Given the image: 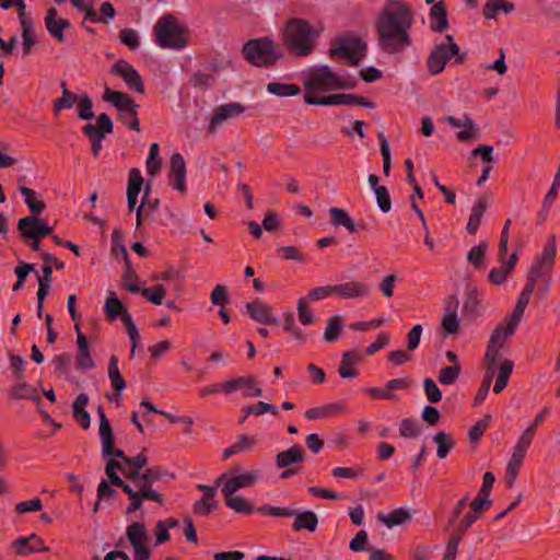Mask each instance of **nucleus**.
<instances>
[{"label": "nucleus", "mask_w": 560, "mask_h": 560, "mask_svg": "<svg viewBox=\"0 0 560 560\" xmlns=\"http://www.w3.org/2000/svg\"><path fill=\"white\" fill-rule=\"evenodd\" d=\"M415 22L411 7L402 0H387L375 20L382 51L396 55L411 46L410 28Z\"/></svg>", "instance_id": "1"}, {"label": "nucleus", "mask_w": 560, "mask_h": 560, "mask_svg": "<svg viewBox=\"0 0 560 560\" xmlns=\"http://www.w3.org/2000/svg\"><path fill=\"white\" fill-rule=\"evenodd\" d=\"M318 36L319 32L308 21L294 18L285 24L282 40L291 54L306 57L315 49Z\"/></svg>", "instance_id": "2"}, {"label": "nucleus", "mask_w": 560, "mask_h": 560, "mask_svg": "<svg viewBox=\"0 0 560 560\" xmlns=\"http://www.w3.org/2000/svg\"><path fill=\"white\" fill-rule=\"evenodd\" d=\"M242 56L254 67L269 68L284 57V51L269 36H262L248 39L242 47Z\"/></svg>", "instance_id": "3"}, {"label": "nucleus", "mask_w": 560, "mask_h": 560, "mask_svg": "<svg viewBox=\"0 0 560 560\" xmlns=\"http://www.w3.org/2000/svg\"><path fill=\"white\" fill-rule=\"evenodd\" d=\"M156 43L162 48L179 50L187 46V31L170 13L162 15L154 26Z\"/></svg>", "instance_id": "4"}, {"label": "nucleus", "mask_w": 560, "mask_h": 560, "mask_svg": "<svg viewBox=\"0 0 560 560\" xmlns=\"http://www.w3.org/2000/svg\"><path fill=\"white\" fill-rule=\"evenodd\" d=\"M103 100L113 104L119 112L118 119L129 129L140 131L138 117L139 104L129 95L120 91H113L105 85Z\"/></svg>", "instance_id": "5"}, {"label": "nucleus", "mask_w": 560, "mask_h": 560, "mask_svg": "<svg viewBox=\"0 0 560 560\" xmlns=\"http://www.w3.org/2000/svg\"><path fill=\"white\" fill-rule=\"evenodd\" d=\"M258 513L264 515L273 516V517H293L294 522L292 524V529L294 532H301L303 529L308 530L310 533H314L318 527V516L313 511H303L296 513L294 509L284 506H272V505H261L256 509Z\"/></svg>", "instance_id": "6"}, {"label": "nucleus", "mask_w": 560, "mask_h": 560, "mask_svg": "<svg viewBox=\"0 0 560 560\" xmlns=\"http://www.w3.org/2000/svg\"><path fill=\"white\" fill-rule=\"evenodd\" d=\"M337 73L334 72L328 66H320L312 68L308 73V79L304 83V102L308 105H315L308 98H320L318 94L323 91L336 90Z\"/></svg>", "instance_id": "7"}, {"label": "nucleus", "mask_w": 560, "mask_h": 560, "mask_svg": "<svg viewBox=\"0 0 560 560\" xmlns=\"http://www.w3.org/2000/svg\"><path fill=\"white\" fill-rule=\"evenodd\" d=\"M366 43L359 36L343 35L337 37L328 51L331 59L343 57L348 65L355 67L365 57Z\"/></svg>", "instance_id": "8"}, {"label": "nucleus", "mask_w": 560, "mask_h": 560, "mask_svg": "<svg viewBox=\"0 0 560 560\" xmlns=\"http://www.w3.org/2000/svg\"><path fill=\"white\" fill-rule=\"evenodd\" d=\"M82 132L90 139L92 154L97 158L105 136L114 132V122L108 114L102 113L96 117V125L88 122Z\"/></svg>", "instance_id": "9"}, {"label": "nucleus", "mask_w": 560, "mask_h": 560, "mask_svg": "<svg viewBox=\"0 0 560 560\" xmlns=\"http://www.w3.org/2000/svg\"><path fill=\"white\" fill-rule=\"evenodd\" d=\"M18 231L24 242H30L51 235L54 228L39 215H26L19 219Z\"/></svg>", "instance_id": "10"}, {"label": "nucleus", "mask_w": 560, "mask_h": 560, "mask_svg": "<svg viewBox=\"0 0 560 560\" xmlns=\"http://www.w3.org/2000/svg\"><path fill=\"white\" fill-rule=\"evenodd\" d=\"M109 72L113 75L120 77L129 90L135 91L139 94L145 93L143 79L140 75L139 71L125 59H119L118 61H116L112 66Z\"/></svg>", "instance_id": "11"}, {"label": "nucleus", "mask_w": 560, "mask_h": 560, "mask_svg": "<svg viewBox=\"0 0 560 560\" xmlns=\"http://www.w3.org/2000/svg\"><path fill=\"white\" fill-rule=\"evenodd\" d=\"M492 504V500H482L481 498H475L470 503V512H468L457 524V526L453 529V536L459 538L460 540L464 538L467 529H469L472 524L482 516L485 510L490 508Z\"/></svg>", "instance_id": "12"}, {"label": "nucleus", "mask_w": 560, "mask_h": 560, "mask_svg": "<svg viewBox=\"0 0 560 560\" xmlns=\"http://www.w3.org/2000/svg\"><path fill=\"white\" fill-rule=\"evenodd\" d=\"M557 255L556 236L550 235L542 253L534 260L528 271H536L535 273L542 277L550 273L555 264Z\"/></svg>", "instance_id": "13"}, {"label": "nucleus", "mask_w": 560, "mask_h": 560, "mask_svg": "<svg viewBox=\"0 0 560 560\" xmlns=\"http://www.w3.org/2000/svg\"><path fill=\"white\" fill-rule=\"evenodd\" d=\"M48 34L58 43H65V32L72 30V24L69 20L58 16V11L55 7H50L44 19Z\"/></svg>", "instance_id": "14"}, {"label": "nucleus", "mask_w": 560, "mask_h": 560, "mask_svg": "<svg viewBox=\"0 0 560 560\" xmlns=\"http://www.w3.org/2000/svg\"><path fill=\"white\" fill-rule=\"evenodd\" d=\"M245 308L249 317L256 323L262 325L279 324V319L273 315V308L258 298L246 303Z\"/></svg>", "instance_id": "15"}, {"label": "nucleus", "mask_w": 560, "mask_h": 560, "mask_svg": "<svg viewBox=\"0 0 560 560\" xmlns=\"http://www.w3.org/2000/svg\"><path fill=\"white\" fill-rule=\"evenodd\" d=\"M168 177L174 189L179 192L186 191V163L178 152L172 154L170 160Z\"/></svg>", "instance_id": "16"}, {"label": "nucleus", "mask_w": 560, "mask_h": 560, "mask_svg": "<svg viewBox=\"0 0 560 560\" xmlns=\"http://www.w3.org/2000/svg\"><path fill=\"white\" fill-rule=\"evenodd\" d=\"M335 294L340 299H363L371 294V287L366 282L351 280L345 283L335 284Z\"/></svg>", "instance_id": "17"}, {"label": "nucleus", "mask_w": 560, "mask_h": 560, "mask_svg": "<svg viewBox=\"0 0 560 560\" xmlns=\"http://www.w3.org/2000/svg\"><path fill=\"white\" fill-rule=\"evenodd\" d=\"M12 548L15 549L18 556L24 557L35 552L49 551V547L44 544L40 536L32 534L27 537H19L12 541Z\"/></svg>", "instance_id": "18"}, {"label": "nucleus", "mask_w": 560, "mask_h": 560, "mask_svg": "<svg viewBox=\"0 0 560 560\" xmlns=\"http://www.w3.org/2000/svg\"><path fill=\"white\" fill-rule=\"evenodd\" d=\"M74 330L77 332V370L85 371L91 370L95 366V362L91 355L89 340L86 336L81 331L80 324L74 325Z\"/></svg>", "instance_id": "19"}, {"label": "nucleus", "mask_w": 560, "mask_h": 560, "mask_svg": "<svg viewBox=\"0 0 560 560\" xmlns=\"http://www.w3.org/2000/svg\"><path fill=\"white\" fill-rule=\"evenodd\" d=\"M175 475L161 466H152L147 468L140 477V482H137L138 489L154 490L152 487L160 481L174 480Z\"/></svg>", "instance_id": "20"}, {"label": "nucleus", "mask_w": 560, "mask_h": 560, "mask_svg": "<svg viewBox=\"0 0 560 560\" xmlns=\"http://www.w3.org/2000/svg\"><path fill=\"white\" fill-rule=\"evenodd\" d=\"M244 110L245 107L236 102L219 106L210 120L209 132H215L217 128L220 127L225 120L237 117L244 113Z\"/></svg>", "instance_id": "21"}, {"label": "nucleus", "mask_w": 560, "mask_h": 560, "mask_svg": "<svg viewBox=\"0 0 560 560\" xmlns=\"http://www.w3.org/2000/svg\"><path fill=\"white\" fill-rule=\"evenodd\" d=\"M430 28L434 33H442L448 28L447 9L443 0L435 2L429 13Z\"/></svg>", "instance_id": "22"}, {"label": "nucleus", "mask_w": 560, "mask_h": 560, "mask_svg": "<svg viewBox=\"0 0 560 560\" xmlns=\"http://www.w3.org/2000/svg\"><path fill=\"white\" fill-rule=\"evenodd\" d=\"M143 178L139 168H131L129 172V180L127 186V205L131 212L136 209L138 196L142 189Z\"/></svg>", "instance_id": "23"}, {"label": "nucleus", "mask_w": 560, "mask_h": 560, "mask_svg": "<svg viewBox=\"0 0 560 560\" xmlns=\"http://www.w3.org/2000/svg\"><path fill=\"white\" fill-rule=\"evenodd\" d=\"M118 362V358L115 354H112L108 362V377L110 380L114 394L113 396L107 395L109 400H114L115 397L119 398L127 386L126 381L119 371Z\"/></svg>", "instance_id": "24"}, {"label": "nucleus", "mask_w": 560, "mask_h": 560, "mask_svg": "<svg viewBox=\"0 0 560 560\" xmlns=\"http://www.w3.org/2000/svg\"><path fill=\"white\" fill-rule=\"evenodd\" d=\"M362 360V354L357 350H350L346 351L342 354L338 373L340 377L342 378H354L359 375V371L354 369V365H357Z\"/></svg>", "instance_id": "25"}, {"label": "nucleus", "mask_w": 560, "mask_h": 560, "mask_svg": "<svg viewBox=\"0 0 560 560\" xmlns=\"http://www.w3.org/2000/svg\"><path fill=\"white\" fill-rule=\"evenodd\" d=\"M305 460V454L301 446L293 445L285 451H281L276 456V465L278 468L295 467Z\"/></svg>", "instance_id": "26"}, {"label": "nucleus", "mask_w": 560, "mask_h": 560, "mask_svg": "<svg viewBox=\"0 0 560 560\" xmlns=\"http://www.w3.org/2000/svg\"><path fill=\"white\" fill-rule=\"evenodd\" d=\"M259 470L246 471L228 479L222 489L237 492L242 488L253 487L259 480Z\"/></svg>", "instance_id": "27"}, {"label": "nucleus", "mask_w": 560, "mask_h": 560, "mask_svg": "<svg viewBox=\"0 0 560 560\" xmlns=\"http://www.w3.org/2000/svg\"><path fill=\"white\" fill-rule=\"evenodd\" d=\"M517 253H513L508 259L502 262L501 268H493L489 271L488 279L492 284L500 285L506 281L508 276L514 270L517 264Z\"/></svg>", "instance_id": "28"}, {"label": "nucleus", "mask_w": 560, "mask_h": 560, "mask_svg": "<svg viewBox=\"0 0 560 560\" xmlns=\"http://www.w3.org/2000/svg\"><path fill=\"white\" fill-rule=\"evenodd\" d=\"M130 503L126 509V514H131L141 509L143 500H151L160 505L164 504V499L161 493L155 490L139 489L136 494L129 498Z\"/></svg>", "instance_id": "29"}, {"label": "nucleus", "mask_w": 560, "mask_h": 560, "mask_svg": "<svg viewBox=\"0 0 560 560\" xmlns=\"http://www.w3.org/2000/svg\"><path fill=\"white\" fill-rule=\"evenodd\" d=\"M89 396L85 393H81L78 395L72 405V416L73 419L80 424V427L84 430L89 429L91 425V416L85 410V407L89 404Z\"/></svg>", "instance_id": "30"}, {"label": "nucleus", "mask_w": 560, "mask_h": 560, "mask_svg": "<svg viewBox=\"0 0 560 560\" xmlns=\"http://www.w3.org/2000/svg\"><path fill=\"white\" fill-rule=\"evenodd\" d=\"M126 289L131 293H141L154 305H161L166 294V289L162 284H156L152 288H141L138 284H126Z\"/></svg>", "instance_id": "31"}, {"label": "nucleus", "mask_w": 560, "mask_h": 560, "mask_svg": "<svg viewBox=\"0 0 560 560\" xmlns=\"http://www.w3.org/2000/svg\"><path fill=\"white\" fill-rule=\"evenodd\" d=\"M462 312L468 320H472L481 315L480 299L476 288L467 289Z\"/></svg>", "instance_id": "32"}, {"label": "nucleus", "mask_w": 560, "mask_h": 560, "mask_svg": "<svg viewBox=\"0 0 560 560\" xmlns=\"http://www.w3.org/2000/svg\"><path fill=\"white\" fill-rule=\"evenodd\" d=\"M411 514L408 510L398 508L389 512L388 514L378 513L377 520L388 528L402 525L411 520Z\"/></svg>", "instance_id": "33"}, {"label": "nucleus", "mask_w": 560, "mask_h": 560, "mask_svg": "<svg viewBox=\"0 0 560 560\" xmlns=\"http://www.w3.org/2000/svg\"><path fill=\"white\" fill-rule=\"evenodd\" d=\"M444 44L438 45L432 52L429 55L427 60L428 71L431 75L441 73L447 61V56L444 54Z\"/></svg>", "instance_id": "34"}, {"label": "nucleus", "mask_w": 560, "mask_h": 560, "mask_svg": "<svg viewBox=\"0 0 560 560\" xmlns=\"http://www.w3.org/2000/svg\"><path fill=\"white\" fill-rule=\"evenodd\" d=\"M224 495L225 504L234 510L236 513L241 514H252L255 511V508L243 497H235V491L221 490Z\"/></svg>", "instance_id": "35"}, {"label": "nucleus", "mask_w": 560, "mask_h": 560, "mask_svg": "<svg viewBox=\"0 0 560 560\" xmlns=\"http://www.w3.org/2000/svg\"><path fill=\"white\" fill-rule=\"evenodd\" d=\"M330 223L334 226H343L351 234L357 233V225L347 210L338 207H331L328 210Z\"/></svg>", "instance_id": "36"}, {"label": "nucleus", "mask_w": 560, "mask_h": 560, "mask_svg": "<svg viewBox=\"0 0 560 560\" xmlns=\"http://www.w3.org/2000/svg\"><path fill=\"white\" fill-rule=\"evenodd\" d=\"M10 396L12 399H31L38 405L43 404L37 389L24 381L10 388Z\"/></svg>", "instance_id": "37"}, {"label": "nucleus", "mask_w": 560, "mask_h": 560, "mask_svg": "<svg viewBox=\"0 0 560 560\" xmlns=\"http://www.w3.org/2000/svg\"><path fill=\"white\" fill-rule=\"evenodd\" d=\"M487 210V201L479 198L471 208V213L468 218L466 230L470 235H475L480 226L482 217Z\"/></svg>", "instance_id": "38"}, {"label": "nucleus", "mask_w": 560, "mask_h": 560, "mask_svg": "<svg viewBox=\"0 0 560 560\" xmlns=\"http://www.w3.org/2000/svg\"><path fill=\"white\" fill-rule=\"evenodd\" d=\"M126 537L133 547L145 545L149 539L147 526L144 523L133 522L126 530Z\"/></svg>", "instance_id": "39"}, {"label": "nucleus", "mask_w": 560, "mask_h": 560, "mask_svg": "<svg viewBox=\"0 0 560 560\" xmlns=\"http://www.w3.org/2000/svg\"><path fill=\"white\" fill-rule=\"evenodd\" d=\"M97 415H98V419H100L98 433H100L101 443H102V445H104V450L107 451V450H109V446L112 444L110 443L112 439H114V431H113L112 424L104 411L103 406H98Z\"/></svg>", "instance_id": "40"}, {"label": "nucleus", "mask_w": 560, "mask_h": 560, "mask_svg": "<svg viewBox=\"0 0 560 560\" xmlns=\"http://www.w3.org/2000/svg\"><path fill=\"white\" fill-rule=\"evenodd\" d=\"M112 253L115 256L120 254L125 260V265H127L128 270L131 272L130 257L125 246V235L118 228L114 229L112 233Z\"/></svg>", "instance_id": "41"}, {"label": "nucleus", "mask_w": 560, "mask_h": 560, "mask_svg": "<svg viewBox=\"0 0 560 560\" xmlns=\"http://www.w3.org/2000/svg\"><path fill=\"white\" fill-rule=\"evenodd\" d=\"M515 10V4L510 1L488 0L483 7V16L487 20L495 19L499 11L510 14Z\"/></svg>", "instance_id": "42"}, {"label": "nucleus", "mask_w": 560, "mask_h": 560, "mask_svg": "<svg viewBox=\"0 0 560 560\" xmlns=\"http://www.w3.org/2000/svg\"><path fill=\"white\" fill-rule=\"evenodd\" d=\"M345 407L339 404H329L319 407H313L305 411L304 417L307 420L325 419L331 416L334 412L343 411Z\"/></svg>", "instance_id": "43"}, {"label": "nucleus", "mask_w": 560, "mask_h": 560, "mask_svg": "<svg viewBox=\"0 0 560 560\" xmlns=\"http://www.w3.org/2000/svg\"><path fill=\"white\" fill-rule=\"evenodd\" d=\"M19 191L24 196L25 203L27 205L31 214L30 215H39L46 208V205L43 200L36 199V192L25 186H19Z\"/></svg>", "instance_id": "44"}, {"label": "nucleus", "mask_w": 560, "mask_h": 560, "mask_svg": "<svg viewBox=\"0 0 560 560\" xmlns=\"http://www.w3.org/2000/svg\"><path fill=\"white\" fill-rule=\"evenodd\" d=\"M433 441L438 445L436 455L440 459H444L455 447V441L444 431H439L433 436Z\"/></svg>", "instance_id": "45"}, {"label": "nucleus", "mask_w": 560, "mask_h": 560, "mask_svg": "<svg viewBox=\"0 0 560 560\" xmlns=\"http://www.w3.org/2000/svg\"><path fill=\"white\" fill-rule=\"evenodd\" d=\"M122 302L117 298L114 291H109L104 305V312L109 320H116L125 311Z\"/></svg>", "instance_id": "46"}, {"label": "nucleus", "mask_w": 560, "mask_h": 560, "mask_svg": "<svg viewBox=\"0 0 560 560\" xmlns=\"http://www.w3.org/2000/svg\"><path fill=\"white\" fill-rule=\"evenodd\" d=\"M22 25V38H23V55L28 56L31 48L36 44V38L33 30V21L30 18H23L21 21Z\"/></svg>", "instance_id": "47"}, {"label": "nucleus", "mask_w": 560, "mask_h": 560, "mask_svg": "<svg viewBox=\"0 0 560 560\" xmlns=\"http://www.w3.org/2000/svg\"><path fill=\"white\" fill-rule=\"evenodd\" d=\"M343 328V320L340 315H334L327 319V327L324 332V339L327 342H334L339 339Z\"/></svg>", "instance_id": "48"}, {"label": "nucleus", "mask_w": 560, "mask_h": 560, "mask_svg": "<svg viewBox=\"0 0 560 560\" xmlns=\"http://www.w3.org/2000/svg\"><path fill=\"white\" fill-rule=\"evenodd\" d=\"M267 91L277 96H296L301 93L300 86L292 83L270 82Z\"/></svg>", "instance_id": "49"}, {"label": "nucleus", "mask_w": 560, "mask_h": 560, "mask_svg": "<svg viewBox=\"0 0 560 560\" xmlns=\"http://www.w3.org/2000/svg\"><path fill=\"white\" fill-rule=\"evenodd\" d=\"M79 97L75 93L68 89H65L62 96L54 100L52 112L55 115H59L63 109H70L78 102Z\"/></svg>", "instance_id": "50"}, {"label": "nucleus", "mask_w": 560, "mask_h": 560, "mask_svg": "<svg viewBox=\"0 0 560 560\" xmlns=\"http://www.w3.org/2000/svg\"><path fill=\"white\" fill-rule=\"evenodd\" d=\"M462 127L465 128V130H462L457 132L456 137L459 142H468L470 140L479 138V130L476 127L475 121L472 118L465 114L464 120L462 121Z\"/></svg>", "instance_id": "51"}, {"label": "nucleus", "mask_w": 560, "mask_h": 560, "mask_svg": "<svg viewBox=\"0 0 560 560\" xmlns=\"http://www.w3.org/2000/svg\"><path fill=\"white\" fill-rule=\"evenodd\" d=\"M492 421L491 415H485L482 419L477 421L468 431V439L471 444L478 443L486 430L490 427Z\"/></svg>", "instance_id": "52"}, {"label": "nucleus", "mask_w": 560, "mask_h": 560, "mask_svg": "<svg viewBox=\"0 0 560 560\" xmlns=\"http://www.w3.org/2000/svg\"><path fill=\"white\" fill-rule=\"evenodd\" d=\"M241 410L243 413H246V416H261L266 412H270L273 416L280 415L278 408L275 405L265 401H258L255 405L243 406Z\"/></svg>", "instance_id": "53"}, {"label": "nucleus", "mask_w": 560, "mask_h": 560, "mask_svg": "<svg viewBox=\"0 0 560 560\" xmlns=\"http://www.w3.org/2000/svg\"><path fill=\"white\" fill-rule=\"evenodd\" d=\"M488 249L487 242H480L478 245L474 246L467 254V260L469 264L474 266L475 269L483 268V260L486 257V252Z\"/></svg>", "instance_id": "54"}, {"label": "nucleus", "mask_w": 560, "mask_h": 560, "mask_svg": "<svg viewBox=\"0 0 560 560\" xmlns=\"http://www.w3.org/2000/svg\"><path fill=\"white\" fill-rule=\"evenodd\" d=\"M350 95L351 94L340 93L323 96L322 98L312 97L308 100L314 102L315 105L320 106L350 105Z\"/></svg>", "instance_id": "55"}, {"label": "nucleus", "mask_w": 560, "mask_h": 560, "mask_svg": "<svg viewBox=\"0 0 560 560\" xmlns=\"http://www.w3.org/2000/svg\"><path fill=\"white\" fill-rule=\"evenodd\" d=\"M421 433V424L413 418H405L399 425V434L402 438L415 439Z\"/></svg>", "instance_id": "56"}, {"label": "nucleus", "mask_w": 560, "mask_h": 560, "mask_svg": "<svg viewBox=\"0 0 560 560\" xmlns=\"http://www.w3.org/2000/svg\"><path fill=\"white\" fill-rule=\"evenodd\" d=\"M493 377H494V370L486 371L483 378L481 381V385L474 398V402H472L474 407H477L485 401V399L490 390Z\"/></svg>", "instance_id": "57"}, {"label": "nucleus", "mask_w": 560, "mask_h": 560, "mask_svg": "<svg viewBox=\"0 0 560 560\" xmlns=\"http://www.w3.org/2000/svg\"><path fill=\"white\" fill-rule=\"evenodd\" d=\"M460 373L462 366L447 365L440 370L438 378L442 385H453L457 382Z\"/></svg>", "instance_id": "58"}, {"label": "nucleus", "mask_w": 560, "mask_h": 560, "mask_svg": "<svg viewBox=\"0 0 560 560\" xmlns=\"http://www.w3.org/2000/svg\"><path fill=\"white\" fill-rule=\"evenodd\" d=\"M78 101V117L82 120L93 119L95 117V114L92 109L93 102L91 97L86 93H83Z\"/></svg>", "instance_id": "59"}, {"label": "nucleus", "mask_w": 560, "mask_h": 560, "mask_svg": "<svg viewBox=\"0 0 560 560\" xmlns=\"http://www.w3.org/2000/svg\"><path fill=\"white\" fill-rule=\"evenodd\" d=\"M298 315L300 322L304 326L313 325L315 323V316L308 306L306 298H300L298 300Z\"/></svg>", "instance_id": "60"}, {"label": "nucleus", "mask_w": 560, "mask_h": 560, "mask_svg": "<svg viewBox=\"0 0 560 560\" xmlns=\"http://www.w3.org/2000/svg\"><path fill=\"white\" fill-rule=\"evenodd\" d=\"M423 390L427 399L431 404H438L442 399V390L439 388L434 380L427 377L423 380Z\"/></svg>", "instance_id": "61"}, {"label": "nucleus", "mask_w": 560, "mask_h": 560, "mask_svg": "<svg viewBox=\"0 0 560 560\" xmlns=\"http://www.w3.org/2000/svg\"><path fill=\"white\" fill-rule=\"evenodd\" d=\"M120 43L131 50H137L140 47L139 34L133 28H124L119 34Z\"/></svg>", "instance_id": "62"}, {"label": "nucleus", "mask_w": 560, "mask_h": 560, "mask_svg": "<svg viewBox=\"0 0 560 560\" xmlns=\"http://www.w3.org/2000/svg\"><path fill=\"white\" fill-rule=\"evenodd\" d=\"M254 377L253 376H241L236 378H231L226 381L225 383L220 385V389L224 392L225 394H232L243 387L245 384H253Z\"/></svg>", "instance_id": "63"}, {"label": "nucleus", "mask_w": 560, "mask_h": 560, "mask_svg": "<svg viewBox=\"0 0 560 560\" xmlns=\"http://www.w3.org/2000/svg\"><path fill=\"white\" fill-rule=\"evenodd\" d=\"M441 326L445 336L456 335L459 331V318L457 314H444Z\"/></svg>", "instance_id": "64"}]
</instances>
